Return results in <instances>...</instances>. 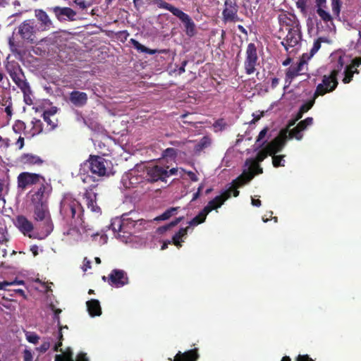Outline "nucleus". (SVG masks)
Returning <instances> with one entry per match:
<instances>
[{
  "instance_id": "obj_1",
  "label": "nucleus",
  "mask_w": 361,
  "mask_h": 361,
  "mask_svg": "<svg viewBox=\"0 0 361 361\" xmlns=\"http://www.w3.org/2000/svg\"><path fill=\"white\" fill-rule=\"evenodd\" d=\"M158 221V216L151 220H145L138 217V214L135 211H130L124 214L121 218L116 217L111 220L109 228L114 233L115 237L120 241L127 243L130 240L133 230L140 231L147 230Z\"/></svg>"
},
{
  "instance_id": "obj_2",
  "label": "nucleus",
  "mask_w": 361,
  "mask_h": 361,
  "mask_svg": "<svg viewBox=\"0 0 361 361\" xmlns=\"http://www.w3.org/2000/svg\"><path fill=\"white\" fill-rule=\"evenodd\" d=\"M158 180V161H152L147 164L136 165L125 173L121 178V185L126 189L136 188L142 184L145 190H151L149 186ZM157 191V189L153 188Z\"/></svg>"
},
{
  "instance_id": "obj_3",
  "label": "nucleus",
  "mask_w": 361,
  "mask_h": 361,
  "mask_svg": "<svg viewBox=\"0 0 361 361\" xmlns=\"http://www.w3.org/2000/svg\"><path fill=\"white\" fill-rule=\"evenodd\" d=\"M68 227L64 228L63 235L64 240L70 244H75L80 242H87L92 240L99 245H104L107 243L108 237L104 233L94 231L92 226L82 221V224H68Z\"/></svg>"
},
{
  "instance_id": "obj_4",
  "label": "nucleus",
  "mask_w": 361,
  "mask_h": 361,
  "mask_svg": "<svg viewBox=\"0 0 361 361\" xmlns=\"http://www.w3.org/2000/svg\"><path fill=\"white\" fill-rule=\"evenodd\" d=\"M83 212L80 203L71 195L63 196L60 204V214L66 224H82Z\"/></svg>"
},
{
  "instance_id": "obj_5",
  "label": "nucleus",
  "mask_w": 361,
  "mask_h": 361,
  "mask_svg": "<svg viewBox=\"0 0 361 361\" xmlns=\"http://www.w3.org/2000/svg\"><path fill=\"white\" fill-rule=\"evenodd\" d=\"M107 161L102 157L91 156L90 159L80 166V178L84 183H89L92 180L91 176H85L87 169H90L93 175L98 177L105 176L107 175L106 169Z\"/></svg>"
},
{
  "instance_id": "obj_6",
  "label": "nucleus",
  "mask_w": 361,
  "mask_h": 361,
  "mask_svg": "<svg viewBox=\"0 0 361 361\" xmlns=\"http://www.w3.org/2000/svg\"><path fill=\"white\" fill-rule=\"evenodd\" d=\"M34 218L36 221H43V225L41 227L40 238H46L52 232L54 228L46 203L34 205Z\"/></svg>"
},
{
  "instance_id": "obj_7",
  "label": "nucleus",
  "mask_w": 361,
  "mask_h": 361,
  "mask_svg": "<svg viewBox=\"0 0 361 361\" xmlns=\"http://www.w3.org/2000/svg\"><path fill=\"white\" fill-rule=\"evenodd\" d=\"M277 37L282 39L281 44L286 51L290 48L295 47L302 39L301 27L296 28H289L286 32L279 33Z\"/></svg>"
},
{
  "instance_id": "obj_8",
  "label": "nucleus",
  "mask_w": 361,
  "mask_h": 361,
  "mask_svg": "<svg viewBox=\"0 0 361 361\" xmlns=\"http://www.w3.org/2000/svg\"><path fill=\"white\" fill-rule=\"evenodd\" d=\"M336 72L331 71L329 75H324L322 82L317 86L314 92V97L323 96L326 93L333 92L338 86Z\"/></svg>"
},
{
  "instance_id": "obj_9",
  "label": "nucleus",
  "mask_w": 361,
  "mask_h": 361,
  "mask_svg": "<svg viewBox=\"0 0 361 361\" xmlns=\"http://www.w3.org/2000/svg\"><path fill=\"white\" fill-rule=\"evenodd\" d=\"M238 6L236 0H225L222 11V20L224 23L242 21L238 16Z\"/></svg>"
},
{
  "instance_id": "obj_10",
  "label": "nucleus",
  "mask_w": 361,
  "mask_h": 361,
  "mask_svg": "<svg viewBox=\"0 0 361 361\" xmlns=\"http://www.w3.org/2000/svg\"><path fill=\"white\" fill-rule=\"evenodd\" d=\"M257 61L258 56L256 45L254 43H249L247 47L244 61V68L247 75H251L255 72Z\"/></svg>"
},
{
  "instance_id": "obj_11",
  "label": "nucleus",
  "mask_w": 361,
  "mask_h": 361,
  "mask_svg": "<svg viewBox=\"0 0 361 361\" xmlns=\"http://www.w3.org/2000/svg\"><path fill=\"white\" fill-rule=\"evenodd\" d=\"M287 138L288 129L281 130L279 135L265 146L269 154L273 156L280 152L284 147Z\"/></svg>"
},
{
  "instance_id": "obj_12",
  "label": "nucleus",
  "mask_w": 361,
  "mask_h": 361,
  "mask_svg": "<svg viewBox=\"0 0 361 361\" xmlns=\"http://www.w3.org/2000/svg\"><path fill=\"white\" fill-rule=\"evenodd\" d=\"M15 225L25 235H27L30 238L44 239L40 238L41 231L37 233L32 231L33 225L32 222L24 216H18L15 221Z\"/></svg>"
},
{
  "instance_id": "obj_13",
  "label": "nucleus",
  "mask_w": 361,
  "mask_h": 361,
  "mask_svg": "<svg viewBox=\"0 0 361 361\" xmlns=\"http://www.w3.org/2000/svg\"><path fill=\"white\" fill-rule=\"evenodd\" d=\"M278 19L280 25L278 34L281 33L283 35V33L286 32L289 28L294 29L300 27L298 20L293 14L281 13L279 15Z\"/></svg>"
},
{
  "instance_id": "obj_14",
  "label": "nucleus",
  "mask_w": 361,
  "mask_h": 361,
  "mask_svg": "<svg viewBox=\"0 0 361 361\" xmlns=\"http://www.w3.org/2000/svg\"><path fill=\"white\" fill-rule=\"evenodd\" d=\"M44 182V178L37 173L23 172L19 174L18 177V187L22 189H25L26 187L37 183H43Z\"/></svg>"
},
{
  "instance_id": "obj_15",
  "label": "nucleus",
  "mask_w": 361,
  "mask_h": 361,
  "mask_svg": "<svg viewBox=\"0 0 361 361\" xmlns=\"http://www.w3.org/2000/svg\"><path fill=\"white\" fill-rule=\"evenodd\" d=\"M37 30L34 20H27L19 25L18 33L23 39L33 42Z\"/></svg>"
},
{
  "instance_id": "obj_16",
  "label": "nucleus",
  "mask_w": 361,
  "mask_h": 361,
  "mask_svg": "<svg viewBox=\"0 0 361 361\" xmlns=\"http://www.w3.org/2000/svg\"><path fill=\"white\" fill-rule=\"evenodd\" d=\"M109 283L114 287L121 288L128 283V278L125 271L114 269L109 275Z\"/></svg>"
},
{
  "instance_id": "obj_17",
  "label": "nucleus",
  "mask_w": 361,
  "mask_h": 361,
  "mask_svg": "<svg viewBox=\"0 0 361 361\" xmlns=\"http://www.w3.org/2000/svg\"><path fill=\"white\" fill-rule=\"evenodd\" d=\"M254 178L252 172H243L238 178L232 182V185L227 190H231V195L233 194L234 197L239 195L238 188L249 183Z\"/></svg>"
},
{
  "instance_id": "obj_18",
  "label": "nucleus",
  "mask_w": 361,
  "mask_h": 361,
  "mask_svg": "<svg viewBox=\"0 0 361 361\" xmlns=\"http://www.w3.org/2000/svg\"><path fill=\"white\" fill-rule=\"evenodd\" d=\"M177 18L183 23L187 36L192 37L196 35V25L188 14L181 11Z\"/></svg>"
},
{
  "instance_id": "obj_19",
  "label": "nucleus",
  "mask_w": 361,
  "mask_h": 361,
  "mask_svg": "<svg viewBox=\"0 0 361 361\" xmlns=\"http://www.w3.org/2000/svg\"><path fill=\"white\" fill-rule=\"evenodd\" d=\"M84 199L85 200L87 208L92 212L99 214L101 209L97 204V194L93 191L92 188L86 190L84 193Z\"/></svg>"
},
{
  "instance_id": "obj_20",
  "label": "nucleus",
  "mask_w": 361,
  "mask_h": 361,
  "mask_svg": "<svg viewBox=\"0 0 361 361\" xmlns=\"http://www.w3.org/2000/svg\"><path fill=\"white\" fill-rule=\"evenodd\" d=\"M230 197L231 190H225L221 195L210 200L204 208L209 213L212 210L219 208Z\"/></svg>"
},
{
  "instance_id": "obj_21",
  "label": "nucleus",
  "mask_w": 361,
  "mask_h": 361,
  "mask_svg": "<svg viewBox=\"0 0 361 361\" xmlns=\"http://www.w3.org/2000/svg\"><path fill=\"white\" fill-rule=\"evenodd\" d=\"M35 16L40 23L38 30L42 31L49 30L54 27L52 21L44 11L42 9H36L35 11Z\"/></svg>"
},
{
  "instance_id": "obj_22",
  "label": "nucleus",
  "mask_w": 361,
  "mask_h": 361,
  "mask_svg": "<svg viewBox=\"0 0 361 361\" xmlns=\"http://www.w3.org/2000/svg\"><path fill=\"white\" fill-rule=\"evenodd\" d=\"M54 11L56 13L57 18L60 20H75L76 12L73 11L72 8L68 7H55Z\"/></svg>"
},
{
  "instance_id": "obj_23",
  "label": "nucleus",
  "mask_w": 361,
  "mask_h": 361,
  "mask_svg": "<svg viewBox=\"0 0 361 361\" xmlns=\"http://www.w3.org/2000/svg\"><path fill=\"white\" fill-rule=\"evenodd\" d=\"M54 361H75L73 358V352L70 348L61 355H56ZM75 361H89L87 354L85 353H80L76 357Z\"/></svg>"
},
{
  "instance_id": "obj_24",
  "label": "nucleus",
  "mask_w": 361,
  "mask_h": 361,
  "mask_svg": "<svg viewBox=\"0 0 361 361\" xmlns=\"http://www.w3.org/2000/svg\"><path fill=\"white\" fill-rule=\"evenodd\" d=\"M159 65L162 66V68L168 69L173 61L174 53L169 50L159 49Z\"/></svg>"
},
{
  "instance_id": "obj_25",
  "label": "nucleus",
  "mask_w": 361,
  "mask_h": 361,
  "mask_svg": "<svg viewBox=\"0 0 361 361\" xmlns=\"http://www.w3.org/2000/svg\"><path fill=\"white\" fill-rule=\"evenodd\" d=\"M70 101L76 106H82L87 103V95L83 92L73 91L70 94Z\"/></svg>"
},
{
  "instance_id": "obj_26",
  "label": "nucleus",
  "mask_w": 361,
  "mask_h": 361,
  "mask_svg": "<svg viewBox=\"0 0 361 361\" xmlns=\"http://www.w3.org/2000/svg\"><path fill=\"white\" fill-rule=\"evenodd\" d=\"M87 311L91 317L100 316L102 309L100 303L97 300H90L86 302Z\"/></svg>"
},
{
  "instance_id": "obj_27",
  "label": "nucleus",
  "mask_w": 361,
  "mask_h": 361,
  "mask_svg": "<svg viewBox=\"0 0 361 361\" xmlns=\"http://www.w3.org/2000/svg\"><path fill=\"white\" fill-rule=\"evenodd\" d=\"M20 162L24 165L32 166L41 164L42 160L38 156L32 154H25L20 157Z\"/></svg>"
},
{
  "instance_id": "obj_28",
  "label": "nucleus",
  "mask_w": 361,
  "mask_h": 361,
  "mask_svg": "<svg viewBox=\"0 0 361 361\" xmlns=\"http://www.w3.org/2000/svg\"><path fill=\"white\" fill-rule=\"evenodd\" d=\"M305 63V61L302 59L299 63L295 66H291L289 67L286 71V75L288 79H293L296 76L300 74V72L302 71V67Z\"/></svg>"
},
{
  "instance_id": "obj_29",
  "label": "nucleus",
  "mask_w": 361,
  "mask_h": 361,
  "mask_svg": "<svg viewBox=\"0 0 361 361\" xmlns=\"http://www.w3.org/2000/svg\"><path fill=\"white\" fill-rule=\"evenodd\" d=\"M45 186L42 185L37 191L32 195V202L34 205L40 203H46L47 196L45 194Z\"/></svg>"
},
{
  "instance_id": "obj_30",
  "label": "nucleus",
  "mask_w": 361,
  "mask_h": 361,
  "mask_svg": "<svg viewBox=\"0 0 361 361\" xmlns=\"http://www.w3.org/2000/svg\"><path fill=\"white\" fill-rule=\"evenodd\" d=\"M11 77L15 83L24 93H26V92L30 90L29 84L24 80V76L23 75H18L15 73L12 74Z\"/></svg>"
},
{
  "instance_id": "obj_31",
  "label": "nucleus",
  "mask_w": 361,
  "mask_h": 361,
  "mask_svg": "<svg viewBox=\"0 0 361 361\" xmlns=\"http://www.w3.org/2000/svg\"><path fill=\"white\" fill-rule=\"evenodd\" d=\"M189 227L181 228L172 237V243L178 247L182 246V238L186 237Z\"/></svg>"
},
{
  "instance_id": "obj_32",
  "label": "nucleus",
  "mask_w": 361,
  "mask_h": 361,
  "mask_svg": "<svg viewBox=\"0 0 361 361\" xmlns=\"http://www.w3.org/2000/svg\"><path fill=\"white\" fill-rule=\"evenodd\" d=\"M211 143V139L208 136H204L202 137L194 147L195 154H200L202 150L209 147Z\"/></svg>"
},
{
  "instance_id": "obj_33",
  "label": "nucleus",
  "mask_w": 361,
  "mask_h": 361,
  "mask_svg": "<svg viewBox=\"0 0 361 361\" xmlns=\"http://www.w3.org/2000/svg\"><path fill=\"white\" fill-rule=\"evenodd\" d=\"M245 165H249V171L247 172H252L254 173V176L257 174H262L263 173V169L254 159H247ZM243 172L246 171H244Z\"/></svg>"
},
{
  "instance_id": "obj_34",
  "label": "nucleus",
  "mask_w": 361,
  "mask_h": 361,
  "mask_svg": "<svg viewBox=\"0 0 361 361\" xmlns=\"http://www.w3.org/2000/svg\"><path fill=\"white\" fill-rule=\"evenodd\" d=\"M208 214L209 212L204 208L196 216L188 222L189 225L194 226L204 223Z\"/></svg>"
},
{
  "instance_id": "obj_35",
  "label": "nucleus",
  "mask_w": 361,
  "mask_h": 361,
  "mask_svg": "<svg viewBox=\"0 0 361 361\" xmlns=\"http://www.w3.org/2000/svg\"><path fill=\"white\" fill-rule=\"evenodd\" d=\"M177 172V168H172L169 171H168L166 169L159 166V181L166 183V178L172 175H176Z\"/></svg>"
},
{
  "instance_id": "obj_36",
  "label": "nucleus",
  "mask_w": 361,
  "mask_h": 361,
  "mask_svg": "<svg viewBox=\"0 0 361 361\" xmlns=\"http://www.w3.org/2000/svg\"><path fill=\"white\" fill-rule=\"evenodd\" d=\"M176 149L172 147L167 148L165 149L162 153V157L159 158V162L161 161V159L166 160L167 162H169V159L170 161H173L176 157Z\"/></svg>"
},
{
  "instance_id": "obj_37",
  "label": "nucleus",
  "mask_w": 361,
  "mask_h": 361,
  "mask_svg": "<svg viewBox=\"0 0 361 361\" xmlns=\"http://www.w3.org/2000/svg\"><path fill=\"white\" fill-rule=\"evenodd\" d=\"M355 73H358V71L357 69L355 70L353 67L350 66H346L344 71L345 75L343 79V82L345 84L349 83L352 80L353 74Z\"/></svg>"
},
{
  "instance_id": "obj_38",
  "label": "nucleus",
  "mask_w": 361,
  "mask_h": 361,
  "mask_svg": "<svg viewBox=\"0 0 361 361\" xmlns=\"http://www.w3.org/2000/svg\"><path fill=\"white\" fill-rule=\"evenodd\" d=\"M159 8H165L173 13V16H178L182 11L179 8L172 6L171 4L165 2L162 0H159Z\"/></svg>"
},
{
  "instance_id": "obj_39",
  "label": "nucleus",
  "mask_w": 361,
  "mask_h": 361,
  "mask_svg": "<svg viewBox=\"0 0 361 361\" xmlns=\"http://www.w3.org/2000/svg\"><path fill=\"white\" fill-rule=\"evenodd\" d=\"M130 42L133 46V47L140 52L149 54H154L156 52V50H150L134 39H130Z\"/></svg>"
},
{
  "instance_id": "obj_40",
  "label": "nucleus",
  "mask_w": 361,
  "mask_h": 361,
  "mask_svg": "<svg viewBox=\"0 0 361 361\" xmlns=\"http://www.w3.org/2000/svg\"><path fill=\"white\" fill-rule=\"evenodd\" d=\"M53 343V338H44L43 340V343L39 347L36 348V350L39 353H44L50 348L51 345Z\"/></svg>"
},
{
  "instance_id": "obj_41",
  "label": "nucleus",
  "mask_w": 361,
  "mask_h": 361,
  "mask_svg": "<svg viewBox=\"0 0 361 361\" xmlns=\"http://www.w3.org/2000/svg\"><path fill=\"white\" fill-rule=\"evenodd\" d=\"M184 219V216L176 218L173 221L164 226H159V233H164L171 228L178 225L180 221Z\"/></svg>"
},
{
  "instance_id": "obj_42",
  "label": "nucleus",
  "mask_w": 361,
  "mask_h": 361,
  "mask_svg": "<svg viewBox=\"0 0 361 361\" xmlns=\"http://www.w3.org/2000/svg\"><path fill=\"white\" fill-rule=\"evenodd\" d=\"M178 209V207H171L166 209L163 214L159 215V221H165L169 219L172 216L176 214Z\"/></svg>"
},
{
  "instance_id": "obj_43",
  "label": "nucleus",
  "mask_w": 361,
  "mask_h": 361,
  "mask_svg": "<svg viewBox=\"0 0 361 361\" xmlns=\"http://www.w3.org/2000/svg\"><path fill=\"white\" fill-rule=\"evenodd\" d=\"M302 132V130H300V128H299L298 126H296L295 128L291 129L290 131L288 130V137H289V138L295 137L298 140H302V138L303 137Z\"/></svg>"
},
{
  "instance_id": "obj_44",
  "label": "nucleus",
  "mask_w": 361,
  "mask_h": 361,
  "mask_svg": "<svg viewBox=\"0 0 361 361\" xmlns=\"http://www.w3.org/2000/svg\"><path fill=\"white\" fill-rule=\"evenodd\" d=\"M317 13L323 21L327 23L332 20L330 13L324 11L322 7H317Z\"/></svg>"
},
{
  "instance_id": "obj_45",
  "label": "nucleus",
  "mask_w": 361,
  "mask_h": 361,
  "mask_svg": "<svg viewBox=\"0 0 361 361\" xmlns=\"http://www.w3.org/2000/svg\"><path fill=\"white\" fill-rule=\"evenodd\" d=\"M32 123L33 125L32 136L37 135L42 131V124L40 120L34 119Z\"/></svg>"
},
{
  "instance_id": "obj_46",
  "label": "nucleus",
  "mask_w": 361,
  "mask_h": 361,
  "mask_svg": "<svg viewBox=\"0 0 361 361\" xmlns=\"http://www.w3.org/2000/svg\"><path fill=\"white\" fill-rule=\"evenodd\" d=\"M284 155H273L272 164L275 168L279 166H284L285 160L283 159Z\"/></svg>"
},
{
  "instance_id": "obj_47",
  "label": "nucleus",
  "mask_w": 361,
  "mask_h": 361,
  "mask_svg": "<svg viewBox=\"0 0 361 361\" xmlns=\"http://www.w3.org/2000/svg\"><path fill=\"white\" fill-rule=\"evenodd\" d=\"M25 335L26 340L30 343L37 344L39 340V336L34 332L25 331Z\"/></svg>"
},
{
  "instance_id": "obj_48",
  "label": "nucleus",
  "mask_w": 361,
  "mask_h": 361,
  "mask_svg": "<svg viewBox=\"0 0 361 361\" xmlns=\"http://www.w3.org/2000/svg\"><path fill=\"white\" fill-rule=\"evenodd\" d=\"M317 97H314V94L313 95V97L308 100L307 102L303 104L300 107V109L301 110L302 113H306L314 105L315 99Z\"/></svg>"
},
{
  "instance_id": "obj_49",
  "label": "nucleus",
  "mask_w": 361,
  "mask_h": 361,
  "mask_svg": "<svg viewBox=\"0 0 361 361\" xmlns=\"http://www.w3.org/2000/svg\"><path fill=\"white\" fill-rule=\"evenodd\" d=\"M312 123L313 118L312 117H307L305 120L300 121L297 126L303 131L307 128V126H311Z\"/></svg>"
},
{
  "instance_id": "obj_50",
  "label": "nucleus",
  "mask_w": 361,
  "mask_h": 361,
  "mask_svg": "<svg viewBox=\"0 0 361 361\" xmlns=\"http://www.w3.org/2000/svg\"><path fill=\"white\" fill-rule=\"evenodd\" d=\"M44 121L50 126L51 130H54L58 125V120L56 117L43 116Z\"/></svg>"
},
{
  "instance_id": "obj_51",
  "label": "nucleus",
  "mask_w": 361,
  "mask_h": 361,
  "mask_svg": "<svg viewBox=\"0 0 361 361\" xmlns=\"http://www.w3.org/2000/svg\"><path fill=\"white\" fill-rule=\"evenodd\" d=\"M346 58H347V56H340L338 57V61H337L336 68H334L331 71H336V75H338V73L343 69V66H344V65L345 63V59Z\"/></svg>"
},
{
  "instance_id": "obj_52",
  "label": "nucleus",
  "mask_w": 361,
  "mask_h": 361,
  "mask_svg": "<svg viewBox=\"0 0 361 361\" xmlns=\"http://www.w3.org/2000/svg\"><path fill=\"white\" fill-rule=\"evenodd\" d=\"M268 155H269V152L264 147L263 149L260 150L257 154L255 161L259 164V162L263 161L267 157Z\"/></svg>"
},
{
  "instance_id": "obj_53",
  "label": "nucleus",
  "mask_w": 361,
  "mask_h": 361,
  "mask_svg": "<svg viewBox=\"0 0 361 361\" xmlns=\"http://www.w3.org/2000/svg\"><path fill=\"white\" fill-rule=\"evenodd\" d=\"M331 7H332V11H333L334 14L338 16L340 13V9H341L340 0H332Z\"/></svg>"
},
{
  "instance_id": "obj_54",
  "label": "nucleus",
  "mask_w": 361,
  "mask_h": 361,
  "mask_svg": "<svg viewBox=\"0 0 361 361\" xmlns=\"http://www.w3.org/2000/svg\"><path fill=\"white\" fill-rule=\"evenodd\" d=\"M0 245H4L8 241V233L6 228H0Z\"/></svg>"
},
{
  "instance_id": "obj_55",
  "label": "nucleus",
  "mask_w": 361,
  "mask_h": 361,
  "mask_svg": "<svg viewBox=\"0 0 361 361\" xmlns=\"http://www.w3.org/2000/svg\"><path fill=\"white\" fill-rule=\"evenodd\" d=\"M25 127V123L21 121H17L13 126V130L16 133H20Z\"/></svg>"
},
{
  "instance_id": "obj_56",
  "label": "nucleus",
  "mask_w": 361,
  "mask_h": 361,
  "mask_svg": "<svg viewBox=\"0 0 361 361\" xmlns=\"http://www.w3.org/2000/svg\"><path fill=\"white\" fill-rule=\"evenodd\" d=\"M268 130H269V128L267 127H266L259 132V133L257 136V142H259L262 141V144L260 145H263L265 143V141H264V139L265 138V136L267 135Z\"/></svg>"
},
{
  "instance_id": "obj_57",
  "label": "nucleus",
  "mask_w": 361,
  "mask_h": 361,
  "mask_svg": "<svg viewBox=\"0 0 361 361\" xmlns=\"http://www.w3.org/2000/svg\"><path fill=\"white\" fill-rule=\"evenodd\" d=\"M63 338V335H62V333L61 331V329H59L57 332V334H56V338L59 339V342L58 343H55L54 345V352H57L59 350V347L61 346L62 345V343L61 341V340Z\"/></svg>"
},
{
  "instance_id": "obj_58",
  "label": "nucleus",
  "mask_w": 361,
  "mask_h": 361,
  "mask_svg": "<svg viewBox=\"0 0 361 361\" xmlns=\"http://www.w3.org/2000/svg\"><path fill=\"white\" fill-rule=\"evenodd\" d=\"M58 109L56 106H52L50 109L45 110L43 113V116L55 117Z\"/></svg>"
},
{
  "instance_id": "obj_59",
  "label": "nucleus",
  "mask_w": 361,
  "mask_h": 361,
  "mask_svg": "<svg viewBox=\"0 0 361 361\" xmlns=\"http://www.w3.org/2000/svg\"><path fill=\"white\" fill-rule=\"evenodd\" d=\"M321 47V40L317 39L314 42L313 47L310 50V56H312Z\"/></svg>"
},
{
  "instance_id": "obj_60",
  "label": "nucleus",
  "mask_w": 361,
  "mask_h": 361,
  "mask_svg": "<svg viewBox=\"0 0 361 361\" xmlns=\"http://www.w3.org/2000/svg\"><path fill=\"white\" fill-rule=\"evenodd\" d=\"M226 126V123L225 122L224 118H219L216 120L214 123V127L219 128L220 130H224Z\"/></svg>"
},
{
  "instance_id": "obj_61",
  "label": "nucleus",
  "mask_w": 361,
  "mask_h": 361,
  "mask_svg": "<svg viewBox=\"0 0 361 361\" xmlns=\"http://www.w3.org/2000/svg\"><path fill=\"white\" fill-rule=\"evenodd\" d=\"M33 355L31 350L25 349L23 351V361H32Z\"/></svg>"
},
{
  "instance_id": "obj_62",
  "label": "nucleus",
  "mask_w": 361,
  "mask_h": 361,
  "mask_svg": "<svg viewBox=\"0 0 361 361\" xmlns=\"http://www.w3.org/2000/svg\"><path fill=\"white\" fill-rule=\"evenodd\" d=\"M296 5L302 12L306 11L307 0H298Z\"/></svg>"
},
{
  "instance_id": "obj_63",
  "label": "nucleus",
  "mask_w": 361,
  "mask_h": 361,
  "mask_svg": "<svg viewBox=\"0 0 361 361\" xmlns=\"http://www.w3.org/2000/svg\"><path fill=\"white\" fill-rule=\"evenodd\" d=\"M82 269L83 271H87L89 269L91 268V262L90 259H88L87 257H85L83 259V263L82 266Z\"/></svg>"
},
{
  "instance_id": "obj_64",
  "label": "nucleus",
  "mask_w": 361,
  "mask_h": 361,
  "mask_svg": "<svg viewBox=\"0 0 361 361\" xmlns=\"http://www.w3.org/2000/svg\"><path fill=\"white\" fill-rule=\"evenodd\" d=\"M295 361H314L308 355H298L295 358Z\"/></svg>"
}]
</instances>
